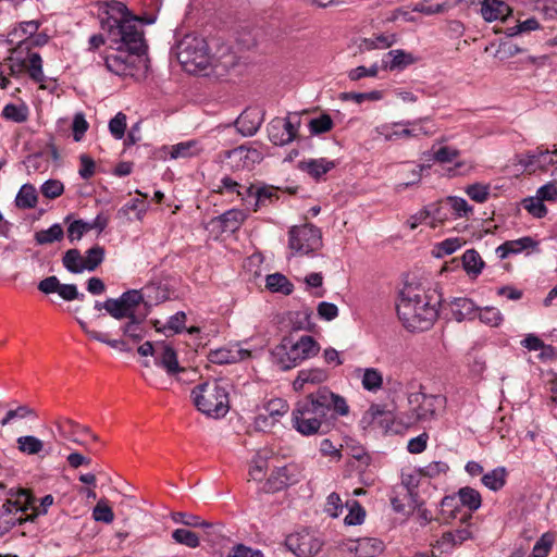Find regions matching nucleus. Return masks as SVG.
Returning <instances> with one entry per match:
<instances>
[{"label":"nucleus","mask_w":557,"mask_h":557,"mask_svg":"<svg viewBox=\"0 0 557 557\" xmlns=\"http://www.w3.org/2000/svg\"><path fill=\"white\" fill-rule=\"evenodd\" d=\"M339 98L344 101L352 100L356 103H362L363 101H379L383 98V91L372 90L368 92H342Z\"/></svg>","instance_id":"nucleus-55"},{"label":"nucleus","mask_w":557,"mask_h":557,"mask_svg":"<svg viewBox=\"0 0 557 557\" xmlns=\"http://www.w3.org/2000/svg\"><path fill=\"white\" fill-rule=\"evenodd\" d=\"M63 267L71 273L78 274L84 271V260L81 251L76 248L69 249L62 257Z\"/></svg>","instance_id":"nucleus-45"},{"label":"nucleus","mask_w":557,"mask_h":557,"mask_svg":"<svg viewBox=\"0 0 557 557\" xmlns=\"http://www.w3.org/2000/svg\"><path fill=\"white\" fill-rule=\"evenodd\" d=\"M173 540L182 545H186L190 548H196L199 546V536L187 529H176L172 533Z\"/></svg>","instance_id":"nucleus-56"},{"label":"nucleus","mask_w":557,"mask_h":557,"mask_svg":"<svg viewBox=\"0 0 557 557\" xmlns=\"http://www.w3.org/2000/svg\"><path fill=\"white\" fill-rule=\"evenodd\" d=\"M476 315L482 323L492 327L498 326L504 320L502 312L497 308L490 306L482 308Z\"/></svg>","instance_id":"nucleus-54"},{"label":"nucleus","mask_w":557,"mask_h":557,"mask_svg":"<svg viewBox=\"0 0 557 557\" xmlns=\"http://www.w3.org/2000/svg\"><path fill=\"white\" fill-rule=\"evenodd\" d=\"M308 126L310 134L317 136L330 132L333 128L334 123L327 113H323L318 117L311 119Z\"/></svg>","instance_id":"nucleus-51"},{"label":"nucleus","mask_w":557,"mask_h":557,"mask_svg":"<svg viewBox=\"0 0 557 557\" xmlns=\"http://www.w3.org/2000/svg\"><path fill=\"white\" fill-rule=\"evenodd\" d=\"M508 471L505 467H497L484 473L481 478L482 484L493 492L500 491L507 482Z\"/></svg>","instance_id":"nucleus-33"},{"label":"nucleus","mask_w":557,"mask_h":557,"mask_svg":"<svg viewBox=\"0 0 557 557\" xmlns=\"http://www.w3.org/2000/svg\"><path fill=\"white\" fill-rule=\"evenodd\" d=\"M37 201V193L32 184H24L15 198V203L21 209H33L36 207Z\"/></svg>","instance_id":"nucleus-40"},{"label":"nucleus","mask_w":557,"mask_h":557,"mask_svg":"<svg viewBox=\"0 0 557 557\" xmlns=\"http://www.w3.org/2000/svg\"><path fill=\"white\" fill-rule=\"evenodd\" d=\"M57 429L61 436L72 441L73 443H76L78 445H84L82 441L78 438H75L73 436L74 433L82 432V433H90V428L87 425H82L74 420L71 419H62L57 423Z\"/></svg>","instance_id":"nucleus-35"},{"label":"nucleus","mask_w":557,"mask_h":557,"mask_svg":"<svg viewBox=\"0 0 557 557\" xmlns=\"http://www.w3.org/2000/svg\"><path fill=\"white\" fill-rule=\"evenodd\" d=\"M177 59L188 72L207 69L210 57L206 41L196 37L184 38L178 45Z\"/></svg>","instance_id":"nucleus-6"},{"label":"nucleus","mask_w":557,"mask_h":557,"mask_svg":"<svg viewBox=\"0 0 557 557\" xmlns=\"http://www.w3.org/2000/svg\"><path fill=\"white\" fill-rule=\"evenodd\" d=\"M276 364L281 370L287 371L297 367L305 360L301 356L300 348L295 347L294 342L289 337H284L272 351Z\"/></svg>","instance_id":"nucleus-12"},{"label":"nucleus","mask_w":557,"mask_h":557,"mask_svg":"<svg viewBox=\"0 0 557 557\" xmlns=\"http://www.w3.org/2000/svg\"><path fill=\"white\" fill-rule=\"evenodd\" d=\"M141 302H144V295L141 290L135 289L133 296L127 300L128 305L124 310L123 320L126 321L120 326L122 335L128 337L134 343L141 342L146 335L144 322L147 313L136 312V308Z\"/></svg>","instance_id":"nucleus-7"},{"label":"nucleus","mask_w":557,"mask_h":557,"mask_svg":"<svg viewBox=\"0 0 557 557\" xmlns=\"http://www.w3.org/2000/svg\"><path fill=\"white\" fill-rule=\"evenodd\" d=\"M40 191L44 197L48 199H55L60 197L64 191V185L59 180H48L46 181L41 187Z\"/></svg>","instance_id":"nucleus-61"},{"label":"nucleus","mask_w":557,"mask_h":557,"mask_svg":"<svg viewBox=\"0 0 557 557\" xmlns=\"http://www.w3.org/2000/svg\"><path fill=\"white\" fill-rule=\"evenodd\" d=\"M269 140L275 146H285L294 139H287L288 128L285 125L283 117H274L270 121L267 127Z\"/></svg>","instance_id":"nucleus-29"},{"label":"nucleus","mask_w":557,"mask_h":557,"mask_svg":"<svg viewBox=\"0 0 557 557\" xmlns=\"http://www.w3.org/2000/svg\"><path fill=\"white\" fill-rule=\"evenodd\" d=\"M330 379V372L323 368H309L298 371L297 376L293 381L295 392L304 391L307 384L319 385Z\"/></svg>","instance_id":"nucleus-19"},{"label":"nucleus","mask_w":557,"mask_h":557,"mask_svg":"<svg viewBox=\"0 0 557 557\" xmlns=\"http://www.w3.org/2000/svg\"><path fill=\"white\" fill-rule=\"evenodd\" d=\"M348 413L349 406L345 397L327 386H320L315 392L297 400L292 412V423L305 436L326 434L339 416L345 417Z\"/></svg>","instance_id":"nucleus-2"},{"label":"nucleus","mask_w":557,"mask_h":557,"mask_svg":"<svg viewBox=\"0 0 557 557\" xmlns=\"http://www.w3.org/2000/svg\"><path fill=\"white\" fill-rule=\"evenodd\" d=\"M109 131L115 139H122L126 131V115L117 112L109 122Z\"/></svg>","instance_id":"nucleus-60"},{"label":"nucleus","mask_w":557,"mask_h":557,"mask_svg":"<svg viewBox=\"0 0 557 557\" xmlns=\"http://www.w3.org/2000/svg\"><path fill=\"white\" fill-rule=\"evenodd\" d=\"M449 306L454 319L458 322L473 320L479 311V307L475 306L473 300L467 297L454 298Z\"/></svg>","instance_id":"nucleus-25"},{"label":"nucleus","mask_w":557,"mask_h":557,"mask_svg":"<svg viewBox=\"0 0 557 557\" xmlns=\"http://www.w3.org/2000/svg\"><path fill=\"white\" fill-rule=\"evenodd\" d=\"M457 497L460 507L462 509L465 507L468 508L466 512H471V515L474 511H476L482 505V496L480 492L470 486L459 488V491L457 492Z\"/></svg>","instance_id":"nucleus-31"},{"label":"nucleus","mask_w":557,"mask_h":557,"mask_svg":"<svg viewBox=\"0 0 557 557\" xmlns=\"http://www.w3.org/2000/svg\"><path fill=\"white\" fill-rule=\"evenodd\" d=\"M278 187L258 183L257 191H255L253 211H258L261 207L273 203L278 199Z\"/></svg>","instance_id":"nucleus-34"},{"label":"nucleus","mask_w":557,"mask_h":557,"mask_svg":"<svg viewBox=\"0 0 557 557\" xmlns=\"http://www.w3.org/2000/svg\"><path fill=\"white\" fill-rule=\"evenodd\" d=\"M409 401L418 403L417 408H414L417 420L428 421L435 417L436 405L440 401V396L416 394L410 397Z\"/></svg>","instance_id":"nucleus-21"},{"label":"nucleus","mask_w":557,"mask_h":557,"mask_svg":"<svg viewBox=\"0 0 557 557\" xmlns=\"http://www.w3.org/2000/svg\"><path fill=\"white\" fill-rule=\"evenodd\" d=\"M347 507H349V511L344 519L345 524L347 525H358L361 524L366 518V510L355 499L347 502Z\"/></svg>","instance_id":"nucleus-53"},{"label":"nucleus","mask_w":557,"mask_h":557,"mask_svg":"<svg viewBox=\"0 0 557 557\" xmlns=\"http://www.w3.org/2000/svg\"><path fill=\"white\" fill-rule=\"evenodd\" d=\"M33 502L34 495L25 488L9 491L8 498L0 507V535L7 534L15 525L35 521L36 515L27 513Z\"/></svg>","instance_id":"nucleus-5"},{"label":"nucleus","mask_w":557,"mask_h":557,"mask_svg":"<svg viewBox=\"0 0 557 557\" xmlns=\"http://www.w3.org/2000/svg\"><path fill=\"white\" fill-rule=\"evenodd\" d=\"M227 164L232 170L251 171L256 164L263 160V153L253 147L242 145L226 152Z\"/></svg>","instance_id":"nucleus-10"},{"label":"nucleus","mask_w":557,"mask_h":557,"mask_svg":"<svg viewBox=\"0 0 557 557\" xmlns=\"http://www.w3.org/2000/svg\"><path fill=\"white\" fill-rule=\"evenodd\" d=\"M362 387L368 392H377L383 386V374L376 368H367L363 370L361 379Z\"/></svg>","instance_id":"nucleus-43"},{"label":"nucleus","mask_w":557,"mask_h":557,"mask_svg":"<svg viewBox=\"0 0 557 557\" xmlns=\"http://www.w3.org/2000/svg\"><path fill=\"white\" fill-rule=\"evenodd\" d=\"M433 295L418 286L405 285L399 292L396 311L403 325L410 332H423L432 327L438 311L431 304Z\"/></svg>","instance_id":"nucleus-3"},{"label":"nucleus","mask_w":557,"mask_h":557,"mask_svg":"<svg viewBox=\"0 0 557 557\" xmlns=\"http://www.w3.org/2000/svg\"><path fill=\"white\" fill-rule=\"evenodd\" d=\"M466 194L471 200L478 203H483L490 197V185L482 183L468 185L466 187Z\"/></svg>","instance_id":"nucleus-57"},{"label":"nucleus","mask_w":557,"mask_h":557,"mask_svg":"<svg viewBox=\"0 0 557 557\" xmlns=\"http://www.w3.org/2000/svg\"><path fill=\"white\" fill-rule=\"evenodd\" d=\"M40 27V23L38 21H26L20 23L18 27L13 28L8 35V42L10 45L23 38V36L27 37L34 35Z\"/></svg>","instance_id":"nucleus-44"},{"label":"nucleus","mask_w":557,"mask_h":557,"mask_svg":"<svg viewBox=\"0 0 557 557\" xmlns=\"http://www.w3.org/2000/svg\"><path fill=\"white\" fill-rule=\"evenodd\" d=\"M250 356L248 350L235 348H218L208 354V360L215 364H228L238 362L246 357Z\"/></svg>","instance_id":"nucleus-24"},{"label":"nucleus","mask_w":557,"mask_h":557,"mask_svg":"<svg viewBox=\"0 0 557 557\" xmlns=\"http://www.w3.org/2000/svg\"><path fill=\"white\" fill-rule=\"evenodd\" d=\"M384 548L381 540L374 537H363L358 540L356 552L360 557H374Z\"/></svg>","instance_id":"nucleus-39"},{"label":"nucleus","mask_w":557,"mask_h":557,"mask_svg":"<svg viewBox=\"0 0 557 557\" xmlns=\"http://www.w3.org/2000/svg\"><path fill=\"white\" fill-rule=\"evenodd\" d=\"M77 322L79 324V326L82 327V330L91 338V339H95L97 342H100L102 344H106L108 346H110L111 348H114V349H119L121 351H131L132 348L127 345V342L123 338H117V339H111L108 337V335L106 333H102V332H98V331H95V330H89L86 322H84L83 320L81 319H77Z\"/></svg>","instance_id":"nucleus-30"},{"label":"nucleus","mask_w":557,"mask_h":557,"mask_svg":"<svg viewBox=\"0 0 557 557\" xmlns=\"http://www.w3.org/2000/svg\"><path fill=\"white\" fill-rule=\"evenodd\" d=\"M446 202L450 206L457 216H469V214L473 212V207L461 197L448 196L446 198Z\"/></svg>","instance_id":"nucleus-59"},{"label":"nucleus","mask_w":557,"mask_h":557,"mask_svg":"<svg viewBox=\"0 0 557 557\" xmlns=\"http://www.w3.org/2000/svg\"><path fill=\"white\" fill-rule=\"evenodd\" d=\"M288 236L289 248L302 255H309L322 246L320 228L310 223L301 226H292Z\"/></svg>","instance_id":"nucleus-9"},{"label":"nucleus","mask_w":557,"mask_h":557,"mask_svg":"<svg viewBox=\"0 0 557 557\" xmlns=\"http://www.w3.org/2000/svg\"><path fill=\"white\" fill-rule=\"evenodd\" d=\"M154 363L156 366L164 369L169 375H175L184 371V368L178 363L176 350L164 343H158Z\"/></svg>","instance_id":"nucleus-16"},{"label":"nucleus","mask_w":557,"mask_h":557,"mask_svg":"<svg viewBox=\"0 0 557 557\" xmlns=\"http://www.w3.org/2000/svg\"><path fill=\"white\" fill-rule=\"evenodd\" d=\"M386 57L391 58V60H383V62L385 63V67L389 70H403L416 62V58L411 53L401 49L391 50L386 53Z\"/></svg>","instance_id":"nucleus-37"},{"label":"nucleus","mask_w":557,"mask_h":557,"mask_svg":"<svg viewBox=\"0 0 557 557\" xmlns=\"http://www.w3.org/2000/svg\"><path fill=\"white\" fill-rule=\"evenodd\" d=\"M465 528H459L453 531L444 532L441 539L437 541V545L445 552L453 549L454 547L461 545L465 541L472 537L470 531V521L465 523Z\"/></svg>","instance_id":"nucleus-26"},{"label":"nucleus","mask_w":557,"mask_h":557,"mask_svg":"<svg viewBox=\"0 0 557 557\" xmlns=\"http://www.w3.org/2000/svg\"><path fill=\"white\" fill-rule=\"evenodd\" d=\"M263 122V115L258 109L245 110L236 120V128L244 136H253Z\"/></svg>","instance_id":"nucleus-22"},{"label":"nucleus","mask_w":557,"mask_h":557,"mask_svg":"<svg viewBox=\"0 0 557 557\" xmlns=\"http://www.w3.org/2000/svg\"><path fill=\"white\" fill-rule=\"evenodd\" d=\"M512 12L511 8L500 0H483L481 13L485 21L504 20Z\"/></svg>","instance_id":"nucleus-27"},{"label":"nucleus","mask_w":557,"mask_h":557,"mask_svg":"<svg viewBox=\"0 0 557 557\" xmlns=\"http://www.w3.org/2000/svg\"><path fill=\"white\" fill-rule=\"evenodd\" d=\"M295 347L300 348L301 356L305 360L317 356L320 351V344L310 335H302L298 341L294 342Z\"/></svg>","instance_id":"nucleus-49"},{"label":"nucleus","mask_w":557,"mask_h":557,"mask_svg":"<svg viewBox=\"0 0 557 557\" xmlns=\"http://www.w3.org/2000/svg\"><path fill=\"white\" fill-rule=\"evenodd\" d=\"M191 398L196 408L207 417L223 418L230 410L228 392L218 380L196 385Z\"/></svg>","instance_id":"nucleus-4"},{"label":"nucleus","mask_w":557,"mask_h":557,"mask_svg":"<svg viewBox=\"0 0 557 557\" xmlns=\"http://www.w3.org/2000/svg\"><path fill=\"white\" fill-rule=\"evenodd\" d=\"M89 124L85 119L84 113L78 112L74 115L72 123L73 138L75 141H81L88 131Z\"/></svg>","instance_id":"nucleus-64"},{"label":"nucleus","mask_w":557,"mask_h":557,"mask_svg":"<svg viewBox=\"0 0 557 557\" xmlns=\"http://www.w3.org/2000/svg\"><path fill=\"white\" fill-rule=\"evenodd\" d=\"M109 221V215L103 212L98 213L91 222L75 220L67 227V238L71 243L79 240L84 234L91 230H96L99 235L107 228Z\"/></svg>","instance_id":"nucleus-13"},{"label":"nucleus","mask_w":557,"mask_h":557,"mask_svg":"<svg viewBox=\"0 0 557 557\" xmlns=\"http://www.w3.org/2000/svg\"><path fill=\"white\" fill-rule=\"evenodd\" d=\"M173 520L176 523H182L187 527L193 528H213V523L202 520L199 516L187 513V512H175L173 515Z\"/></svg>","instance_id":"nucleus-52"},{"label":"nucleus","mask_w":557,"mask_h":557,"mask_svg":"<svg viewBox=\"0 0 557 557\" xmlns=\"http://www.w3.org/2000/svg\"><path fill=\"white\" fill-rule=\"evenodd\" d=\"M414 122H399L393 125H382L379 128V133L385 137L386 140H396L399 138L417 137L420 134L426 135L428 132L423 131L422 127L410 128L408 126L414 125Z\"/></svg>","instance_id":"nucleus-20"},{"label":"nucleus","mask_w":557,"mask_h":557,"mask_svg":"<svg viewBox=\"0 0 557 557\" xmlns=\"http://www.w3.org/2000/svg\"><path fill=\"white\" fill-rule=\"evenodd\" d=\"M150 4L151 10L139 15L122 2H114L111 5L112 13L103 24V27H108L111 48L114 50L104 58L106 67L111 73L117 76H134L139 69L148 45L138 23L153 24L161 0H151Z\"/></svg>","instance_id":"nucleus-1"},{"label":"nucleus","mask_w":557,"mask_h":557,"mask_svg":"<svg viewBox=\"0 0 557 557\" xmlns=\"http://www.w3.org/2000/svg\"><path fill=\"white\" fill-rule=\"evenodd\" d=\"M106 249L100 245H95L86 251V256L83 257L84 271H95L104 260Z\"/></svg>","instance_id":"nucleus-42"},{"label":"nucleus","mask_w":557,"mask_h":557,"mask_svg":"<svg viewBox=\"0 0 557 557\" xmlns=\"http://www.w3.org/2000/svg\"><path fill=\"white\" fill-rule=\"evenodd\" d=\"M64 237V231L59 223L51 225L47 230H40L35 233V240L38 245H47L52 244L54 242H60Z\"/></svg>","instance_id":"nucleus-41"},{"label":"nucleus","mask_w":557,"mask_h":557,"mask_svg":"<svg viewBox=\"0 0 557 557\" xmlns=\"http://www.w3.org/2000/svg\"><path fill=\"white\" fill-rule=\"evenodd\" d=\"M198 151H199L198 141H196V140L182 141V143L171 146L170 157L172 159L189 158V157L197 154Z\"/></svg>","instance_id":"nucleus-48"},{"label":"nucleus","mask_w":557,"mask_h":557,"mask_svg":"<svg viewBox=\"0 0 557 557\" xmlns=\"http://www.w3.org/2000/svg\"><path fill=\"white\" fill-rule=\"evenodd\" d=\"M323 545L320 534L308 528L290 533L285 539V546L297 557H314Z\"/></svg>","instance_id":"nucleus-8"},{"label":"nucleus","mask_w":557,"mask_h":557,"mask_svg":"<svg viewBox=\"0 0 557 557\" xmlns=\"http://www.w3.org/2000/svg\"><path fill=\"white\" fill-rule=\"evenodd\" d=\"M267 288L272 293L290 295L294 290L293 283L282 273L269 274L265 280Z\"/></svg>","instance_id":"nucleus-38"},{"label":"nucleus","mask_w":557,"mask_h":557,"mask_svg":"<svg viewBox=\"0 0 557 557\" xmlns=\"http://www.w3.org/2000/svg\"><path fill=\"white\" fill-rule=\"evenodd\" d=\"M2 117L15 123H24L28 117V110L26 106H16L14 103H8L3 107Z\"/></svg>","instance_id":"nucleus-50"},{"label":"nucleus","mask_w":557,"mask_h":557,"mask_svg":"<svg viewBox=\"0 0 557 557\" xmlns=\"http://www.w3.org/2000/svg\"><path fill=\"white\" fill-rule=\"evenodd\" d=\"M519 164H521L525 171L534 173L537 170L546 171L549 165L554 164L550 150L544 147H537L533 150H529L525 153L519 156Z\"/></svg>","instance_id":"nucleus-14"},{"label":"nucleus","mask_w":557,"mask_h":557,"mask_svg":"<svg viewBox=\"0 0 557 557\" xmlns=\"http://www.w3.org/2000/svg\"><path fill=\"white\" fill-rule=\"evenodd\" d=\"M135 289H128L121 294L117 298H107L104 301H95L94 308L97 311L106 310V312L117 321L123 320L124 310L127 307V300L133 296Z\"/></svg>","instance_id":"nucleus-17"},{"label":"nucleus","mask_w":557,"mask_h":557,"mask_svg":"<svg viewBox=\"0 0 557 557\" xmlns=\"http://www.w3.org/2000/svg\"><path fill=\"white\" fill-rule=\"evenodd\" d=\"M449 467L444 461H432L429 465L419 468V473L428 478H436L442 473H446Z\"/></svg>","instance_id":"nucleus-63"},{"label":"nucleus","mask_w":557,"mask_h":557,"mask_svg":"<svg viewBox=\"0 0 557 557\" xmlns=\"http://www.w3.org/2000/svg\"><path fill=\"white\" fill-rule=\"evenodd\" d=\"M289 482L287 467H278L272 471L263 485L265 493H276L284 490Z\"/></svg>","instance_id":"nucleus-32"},{"label":"nucleus","mask_w":557,"mask_h":557,"mask_svg":"<svg viewBox=\"0 0 557 557\" xmlns=\"http://www.w3.org/2000/svg\"><path fill=\"white\" fill-rule=\"evenodd\" d=\"M27 417H34V418H37V413L36 411L26 406V405H21L18 406L17 408L15 409H11L9 410L4 418L1 420V424L2 425H5L8 424L9 422H11L13 419H24V418H27Z\"/></svg>","instance_id":"nucleus-62"},{"label":"nucleus","mask_w":557,"mask_h":557,"mask_svg":"<svg viewBox=\"0 0 557 557\" xmlns=\"http://www.w3.org/2000/svg\"><path fill=\"white\" fill-rule=\"evenodd\" d=\"M17 449L26 455H38L44 449V442L34 435L20 436L16 440Z\"/></svg>","instance_id":"nucleus-47"},{"label":"nucleus","mask_w":557,"mask_h":557,"mask_svg":"<svg viewBox=\"0 0 557 557\" xmlns=\"http://www.w3.org/2000/svg\"><path fill=\"white\" fill-rule=\"evenodd\" d=\"M539 243L530 236H524L516 240H507L502 244L496 252L500 259L507 258L511 253H520L521 251L537 247Z\"/></svg>","instance_id":"nucleus-28"},{"label":"nucleus","mask_w":557,"mask_h":557,"mask_svg":"<svg viewBox=\"0 0 557 557\" xmlns=\"http://www.w3.org/2000/svg\"><path fill=\"white\" fill-rule=\"evenodd\" d=\"M49 41V36L46 33H38V30L30 36L24 37L16 41V47L11 50V53H22L23 51L27 52V55L30 52V49L34 47H42L47 45Z\"/></svg>","instance_id":"nucleus-36"},{"label":"nucleus","mask_w":557,"mask_h":557,"mask_svg":"<svg viewBox=\"0 0 557 557\" xmlns=\"http://www.w3.org/2000/svg\"><path fill=\"white\" fill-rule=\"evenodd\" d=\"M455 520H459L460 523L471 521V512H466L460 507L457 495H447L441 500L438 521L448 524Z\"/></svg>","instance_id":"nucleus-15"},{"label":"nucleus","mask_w":557,"mask_h":557,"mask_svg":"<svg viewBox=\"0 0 557 557\" xmlns=\"http://www.w3.org/2000/svg\"><path fill=\"white\" fill-rule=\"evenodd\" d=\"M246 216V213L240 209H230L213 218L210 224L219 227L221 233H234L240 228Z\"/></svg>","instance_id":"nucleus-18"},{"label":"nucleus","mask_w":557,"mask_h":557,"mask_svg":"<svg viewBox=\"0 0 557 557\" xmlns=\"http://www.w3.org/2000/svg\"><path fill=\"white\" fill-rule=\"evenodd\" d=\"M522 205L530 214L537 219L546 216L548 212L546 206L543 203V200H541L537 196L535 198L529 197L523 199Z\"/></svg>","instance_id":"nucleus-58"},{"label":"nucleus","mask_w":557,"mask_h":557,"mask_svg":"<svg viewBox=\"0 0 557 557\" xmlns=\"http://www.w3.org/2000/svg\"><path fill=\"white\" fill-rule=\"evenodd\" d=\"M337 165L336 161L327 160L326 158L308 159L298 163V169L307 173L315 181H320L323 175L329 173Z\"/></svg>","instance_id":"nucleus-23"},{"label":"nucleus","mask_w":557,"mask_h":557,"mask_svg":"<svg viewBox=\"0 0 557 557\" xmlns=\"http://www.w3.org/2000/svg\"><path fill=\"white\" fill-rule=\"evenodd\" d=\"M12 63L9 65V75L17 77L24 70L35 83H42L45 75L42 71V59L39 53H29L27 59L13 57L8 58Z\"/></svg>","instance_id":"nucleus-11"},{"label":"nucleus","mask_w":557,"mask_h":557,"mask_svg":"<svg viewBox=\"0 0 557 557\" xmlns=\"http://www.w3.org/2000/svg\"><path fill=\"white\" fill-rule=\"evenodd\" d=\"M463 269L468 274L478 275L482 272L484 262L475 249H468L462 256Z\"/></svg>","instance_id":"nucleus-46"}]
</instances>
